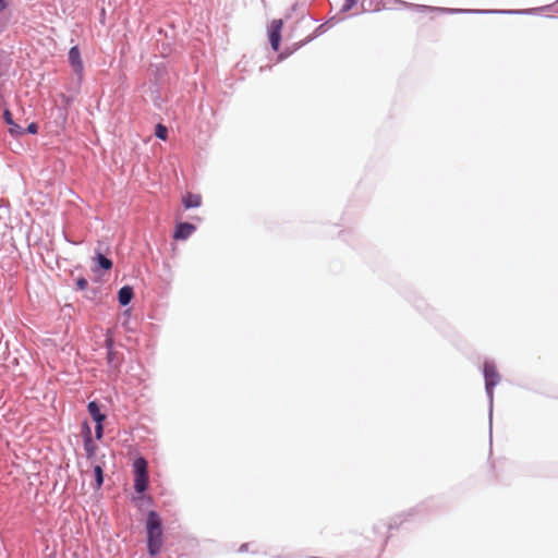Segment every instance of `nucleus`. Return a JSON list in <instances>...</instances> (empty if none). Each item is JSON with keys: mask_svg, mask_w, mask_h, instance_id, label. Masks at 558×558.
<instances>
[{"mask_svg": "<svg viewBox=\"0 0 558 558\" xmlns=\"http://www.w3.org/2000/svg\"><path fill=\"white\" fill-rule=\"evenodd\" d=\"M4 71H5L4 66L0 63V76L3 75Z\"/></svg>", "mask_w": 558, "mask_h": 558, "instance_id": "35", "label": "nucleus"}, {"mask_svg": "<svg viewBox=\"0 0 558 558\" xmlns=\"http://www.w3.org/2000/svg\"><path fill=\"white\" fill-rule=\"evenodd\" d=\"M131 312L132 310L131 308H126L123 311V313L121 314L120 316V320H121V325L126 329V330H130L128 324H129V319L131 317Z\"/></svg>", "mask_w": 558, "mask_h": 558, "instance_id": "26", "label": "nucleus"}, {"mask_svg": "<svg viewBox=\"0 0 558 558\" xmlns=\"http://www.w3.org/2000/svg\"><path fill=\"white\" fill-rule=\"evenodd\" d=\"M361 7L364 12H377L380 10L379 0H362Z\"/></svg>", "mask_w": 558, "mask_h": 558, "instance_id": "20", "label": "nucleus"}, {"mask_svg": "<svg viewBox=\"0 0 558 558\" xmlns=\"http://www.w3.org/2000/svg\"><path fill=\"white\" fill-rule=\"evenodd\" d=\"M283 22L282 20H272L270 25L268 26V40L271 49L277 52L280 48L281 44V31H282Z\"/></svg>", "mask_w": 558, "mask_h": 558, "instance_id": "7", "label": "nucleus"}, {"mask_svg": "<svg viewBox=\"0 0 558 558\" xmlns=\"http://www.w3.org/2000/svg\"><path fill=\"white\" fill-rule=\"evenodd\" d=\"M102 404L97 400H92L87 404V411L94 423L106 421V414L101 411Z\"/></svg>", "mask_w": 558, "mask_h": 558, "instance_id": "13", "label": "nucleus"}, {"mask_svg": "<svg viewBox=\"0 0 558 558\" xmlns=\"http://www.w3.org/2000/svg\"><path fill=\"white\" fill-rule=\"evenodd\" d=\"M134 298L133 287L125 284L122 286L117 294L118 302L121 306H128Z\"/></svg>", "mask_w": 558, "mask_h": 558, "instance_id": "15", "label": "nucleus"}, {"mask_svg": "<svg viewBox=\"0 0 558 558\" xmlns=\"http://www.w3.org/2000/svg\"><path fill=\"white\" fill-rule=\"evenodd\" d=\"M9 24H10L9 17L0 16V33H2L4 29H7Z\"/></svg>", "mask_w": 558, "mask_h": 558, "instance_id": "32", "label": "nucleus"}, {"mask_svg": "<svg viewBox=\"0 0 558 558\" xmlns=\"http://www.w3.org/2000/svg\"><path fill=\"white\" fill-rule=\"evenodd\" d=\"M104 436V423H95V437L100 440Z\"/></svg>", "mask_w": 558, "mask_h": 558, "instance_id": "29", "label": "nucleus"}, {"mask_svg": "<svg viewBox=\"0 0 558 558\" xmlns=\"http://www.w3.org/2000/svg\"><path fill=\"white\" fill-rule=\"evenodd\" d=\"M196 231V226L187 222L181 221L175 225L173 231V239L177 241H185L187 240L194 232Z\"/></svg>", "mask_w": 558, "mask_h": 558, "instance_id": "8", "label": "nucleus"}, {"mask_svg": "<svg viewBox=\"0 0 558 558\" xmlns=\"http://www.w3.org/2000/svg\"><path fill=\"white\" fill-rule=\"evenodd\" d=\"M335 20H336V17H331V19H330V20H328L326 23L318 25V26L314 29L313 34H311V35H310V36H307L304 40H302V41H300V43L298 44L296 49H298V48L303 47L304 45H306V44L311 43L312 40H314L316 37H318V36H320L322 34H324V33L326 32V26H327L328 24L333 25V21H335Z\"/></svg>", "mask_w": 558, "mask_h": 558, "instance_id": "16", "label": "nucleus"}, {"mask_svg": "<svg viewBox=\"0 0 558 558\" xmlns=\"http://www.w3.org/2000/svg\"><path fill=\"white\" fill-rule=\"evenodd\" d=\"M357 1L359 0H344V3L341 8V12L350 11L357 3Z\"/></svg>", "mask_w": 558, "mask_h": 558, "instance_id": "30", "label": "nucleus"}, {"mask_svg": "<svg viewBox=\"0 0 558 558\" xmlns=\"http://www.w3.org/2000/svg\"><path fill=\"white\" fill-rule=\"evenodd\" d=\"M85 299L89 301L100 300L102 296V291L100 287H87L84 294Z\"/></svg>", "mask_w": 558, "mask_h": 558, "instance_id": "19", "label": "nucleus"}, {"mask_svg": "<svg viewBox=\"0 0 558 558\" xmlns=\"http://www.w3.org/2000/svg\"><path fill=\"white\" fill-rule=\"evenodd\" d=\"M87 287H88V281L86 278L81 276L75 280V290L85 291L87 289Z\"/></svg>", "mask_w": 558, "mask_h": 558, "instance_id": "28", "label": "nucleus"}, {"mask_svg": "<svg viewBox=\"0 0 558 558\" xmlns=\"http://www.w3.org/2000/svg\"><path fill=\"white\" fill-rule=\"evenodd\" d=\"M555 19H558V16H554Z\"/></svg>", "mask_w": 558, "mask_h": 558, "instance_id": "36", "label": "nucleus"}, {"mask_svg": "<svg viewBox=\"0 0 558 558\" xmlns=\"http://www.w3.org/2000/svg\"><path fill=\"white\" fill-rule=\"evenodd\" d=\"M93 472H94V478H95V484H94V488L95 489H100L104 485V481H105V472H104V465L97 463L93 466Z\"/></svg>", "mask_w": 558, "mask_h": 558, "instance_id": "18", "label": "nucleus"}, {"mask_svg": "<svg viewBox=\"0 0 558 558\" xmlns=\"http://www.w3.org/2000/svg\"><path fill=\"white\" fill-rule=\"evenodd\" d=\"M112 260L104 255L99 250L95 251L93 271H109L112 268Z\"/></svg>", "mask_w": 558, "mask_h": 558, "instance_id": "11", "label": "nucleus"}, {"mask_svg": "<svg viewBox=\"0 0 558 558\" xmlns=\"http://www.w3.org/2000/svg\"><path fill=\"white\" fill-rule=\"evenodd\" d=\"M105 348H106V360L110 369L119 371L123 364L124 356L123 353L117 351L114 349V340L111 336H107L105 339Z\"/></svg>", "mask_w": 558, "mask_h": 558, "instance_id": "5", "label": "nucleus"}, {"mask_svg": "<svg viewBox=\"0 0 558 558\" xmlns=\"http://www.w3.org/2000/svg\"><path fill=\"white\" fill-rule=\"evenodd\" d=\"M557 4H558V0H557ZM557 11H558V9H557Z\"/></svg>", "mask_w": 558, "mask_h": 558, "instance_id": "37", "label": "nucleus"}, {"mask_svg": "<svg viewBox=\"0 0 558 558\" xmlns=\"http://www.w3.org/2000/svg\"><path fill=\"white\" fill-rule=\"evenodd\" d=\"M427 511V502H423L421 505H417L415 508L409 510L407 513H401L397 518L392 519L388 525L384 523H378L374 526L375 533H381L383 530H393L398 529V526L405 521V519L400 520V522H397V519L403 518V517H413V515H420Z\"/></svg>", "mask_w": 558, "mask_h": 558, "instance_id": "6", "label": "nucleus"}, {"mask_svg": "<svg viewBox=\"0 0 558 558\" xmlns=\"http://www.w3.org/2000/svg\"><path fill=\"white\" fill-rule=\"evenodd\" d=\"M162 84H159L158 82H148L147 85V93L149 94V97L153 101V105L156 109L161 110L165 104V99L161 96L160 93V86Z\"/></svg>", "mask_w": 558, "mask_h": 558, "instance_id": "9", "label": "nucleus"}, {"mask_svg": "<svg viewBox=\"0 0 558 558\" xmlns=\"http://www.w3.org/2000/svg\"><path fill=\"white\" fill-rule=\"evenodd\" d=\"M483 376L485 380V392L488 399V412H489V434L492 435L493 424V407H494V388L500 381V375L493 361H485L483 365Z\"/></svg>", "mask_w": 558, "mask_h": 558, "instance_id": "3", "label": "nucleus"}, {"mask_svg": "<svg viewBox=\"0 0 558 558\" xmlns=\"http://www.w3.org/2000/svg\"><path fill=\"white\" fill-rule=\"evenodd\" d=\"M60 97H61V100L63 104V108H60L59 110L62 111V117L65 119L66 118V107L72 104L73 98L65 94H61Z\"/></svg>", "mask_w": 558, "mask_h": 558, "instance_id": "25", "label": "nucleus"}, {"mask_svg": "<svg viewBox=\"0 0 558 558\" xmlns=\"http://www.w3.org/2000/svg\"><path fill=\"white\" fill-rule=\"evenodd\" d=\"M182 205L185 209L198 208L202 205L201 194L187 192L182 197Z\"/></svg>", "mask_w": 558, "mask_h": 558, "instance_id": "17", "label": "nucleus"}, {"mask_svg": "<svg viewBox=\"0 0 558 558\" xmlns=\"http://www.w3.org/2000/svg\"><path fill=\"white\" fill-rule=\"evenodd\" d=\"M133 487L135 494L143 496L149 487L148 462L143 456H138L132 463Z\"/></svg>", "mask_w": 558, "mask_h": 558, "instance_id": "4", "label": "nucleus"}, {"mask_svg": "<svg viewBox=\"0 0 558 558\" xmlns=\"http://www.w3.org/2000/svg\"><path fill=\"white\" fill-rule=\"evenodd\" d=\"M82 437L83 441L86 440L87 438H93L89 423L86 420L82 423Z\"/></svg>", "mask_w": 558, "mask_h": 558, "instance_id": "27", "label": "nucleus"}, {"mask_svg": "<svg viewBox=\"0 0 558 558\" xmlns=\"http://www.w3.org/2000/svg\"><path fill=\"white\" fill-rule=\"evenodd\" d=\"M163 523L160 514L156 510H149L145 521L146 547L147 554L154 558L157 557L162 548Z\"/></svg>", "mask_w": 558, "mask_h": 558, "instance_id": "1", "label": "nucleus"}, {"mask_svg": "<svg viewBox=\"0 0 558 558\" xmlns=\"http://www.w3.org/2000/svg\"><path fill=\"white\" fill-rule=\"evenodd\" d=\"M155 136L161 141L168 140L169 130L168 128L162 123H157L155 125Z\"/></svg>", "mask_w": 558, "mask_h": 558, "instance_id": "22", "label": "nucleus"}, {"mask_svg": "<svg viewBox=\"0 0 558 558\" xmlns=\"http://www.w3.org/2000/svg\"><path fill=\"white\" fill-rule=\"evenodd\" d=\"M151 71L154 75V78L150 80L151 82H158L159 84H165L167 82L169 71L165 62L151 64Z\"/></svg>", "mask_w": 558, "mask_h": 558, "instance_id": "12", "label": "nucleus"}, {"mask_svg": "<svg viewBox=\"0 0 558 558\" xmlns=\"http://www.w3.org/2000/svg\"><path fill=\"white\" fill-rule=\"evenodd\" d=\"M10 5V0H0V13H3Z\"/></svg>", "mask_w": 558, "mask_h": 558, "instance_id": "33", "label": "nucleus"}, {"mask_svg": "<svg viewBox=\"0 0 558 558\" xmlns=\"http://www.w3.org/2000/svg\"><path fill=\"white\" fill-rule=\"evenodd\" d=\"M247 547H248V544L245 543V544H242L239 548V551L243 553V551H246L247 550Z\"/></svg>", "mask_w": 558, "mask_h": 558, "instance_id": "34", "label": "nucleus"}, {"mask_svg": "<svg viewBox=\"0 0 558 558\" xmlns=\"http://www.w3.org/2000/svg\"><path fill=\"white\" fill-rule=\"evenodd\" d=\"M83 445L86 452V458H94L97 450V445L94 442L93 438H87L83 441Z\"/></svg>", "mask_w": 558, "mask_h": 558, "instance_id": "21", "label": "nucleus"}, {"mask_svg": "<svg viewBox=\"0 0 558 558\" xmlns=\"http://www.w3.org/2000/svg\"><path fill=\"white\" fill-rule=\"evenodd\" d=\"M405 8H411L417 12H438L448 14H530L537 9L527 10H482V9H450L440 7H430L425 4L409 3Z\"/></svg>", "mask_w": 558, "mask_h": 558, "instance_id": "2", "label": "nucleus"}, {"mask_svg": "<svg viewBox=\"0 0 558 558\" xmlns=\"http://www.w3.org/2000/svg\"><path fill=\"white\" fill-rule=\"evenodd\" d=\"M38 124L36 122H31L26 129H24L25 134H37L38 133Z\"/></svg>", "mask_w": 558, "mask_h": 558, "instance_id": "31", "label": "nucleus"}, {"mask_svg": "<svg viewBox=\"0 0 558 558\" xmlns=\"http://www.w3.org/2000/svg\"><path fill=\"white\" fill-rule=\"evenodd\" d=\"M69 62L76 74H82L84 70V65L81 59V50L78 46H73L70 48L68 52Z\"/></svg>", "mask_w": 558, "mask_h": 558, "instance_id": "10", "label": "nucleus"}, {"mask_svg": "<svg viewBox=\"0 0 558 558\" xmlns=\"http://www.w3.org/2000/svg\"><path fill=\"white\" fill-rule=\"evenodd\" d=\"M132 501L135 504V505H138L140 501H143L145 502L146 505H151L153 504V497L151 496H148L146 495L145 493H143V496H141L140 494H136L135 496L132 497Z\"/></svg>", "mask_w": 558, "mask_h": 558, "instance_id": "24", "label": "nucleus"}, {"mask_svg": "<svg viewBox=\"0 0 558 558\" xmlns=\"http://www.w3.org/2000/svg\"><path fill=\"white\" fill-rule=\"evenodd\" d=\"M379 2H380V10L381 9L390 10V9L393 8L392 7L393 4H400V5L404 7V8H405V5H408V2L402 1V0H379Z\"/></svg>", "mask_w": 558, "mask_h": 558, "instance_id": "23", "label": "nucleus"}, {"mask_svg": "<svg viewBox=\"0 0 558 558\" xmlns=\"http://www.w3.org/2000/svg\"><path fill=\"white\" fill-rule=\"evenodd\" d=\"M3 119H4V122L9 125V133L13 137H20L25 134L24 129L14 122L13 116L9 109L4 110Z\"/></svg>", "mask_w": 558, "mask_h": 558, "instance_id": "14", "label": "nucleus"}]
</instances>
